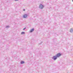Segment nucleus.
<instances>
[{"label":"nucleus","instance_id":"5","mask_svg":"<svg viewBox=\"0 0 73 73\" xmlns=\"http://www.w3.org/2000/svg\"><path fill=\"white\" fill-rule=\"evenodd\" d=\"M70 32L71 33H73V28H72L70 29Z\"/></svg>","mask_w":73,"mask_h":73},{"label":"nucleus","instance_id":"14","mask_svg":"<svg viewBox=\"0 0 73 73\" xmlns=\"http://www.w3.org/2000/svg\"><path fill=\"white\" fill-rule=\"evenodd\" d=\"M72 1H73V0H72Z\"/></svg>","mask_w":73,"mask_h":73},{"label":"nucleus","instance_id":"8","mask_svg":"<svg viewBox=\"0 0 73 73\" xmlns=\"http://www.w3.org/2000/svg\"><path fill=\"white\" fill-rule=\"evenodd\" d=\"M22 35H24V34H25V32H22L21 33Z\"/></svg>","mask_w":73,"mask_h":73},{"label":"nucleus","instance_id":"11","mask_svg":"<svg viewBox=\"0 0 73 73\" xmlns=\"http://www.w3.org/2000/svg\"><path fill=\"white\" fill-rule=\"evenodd\" d=\"M15 1H18V0H15Z\"/></svg>","mask_w":73,"mask_h":73},{"label":"nucleus","instance_id":"2","mask_svg":"<svg viewBox=\"0 0 73 73\" xmlns=\"http://www.w3.org/2000/svg\"><path fill=\"white\" fill-rule=\"evenodd\" d=\"M61 55H62V54H60V53H58L56 55V56L57 57H60V56H61Z\"/></svg>","mask_w":73,"mask_h":73},{"label":"nucleus","instance_id":"3","mask_svg":"<svg viewBox=\"0 0 73 73\" xmlns=\"http://www.w3.org/2000/svg\"><path fill=\"white\" fill-rule=\"evenodd\" d=\"M52 59L54 60H56L57 59V57L56 56H53V57L52 58Z\"/></svg>","mask_w":73,"mask_h":73},{"label":"nucleus","instance_id":"13","mask_svg":"<svg viewBox=\"0 0 73 73\" xmlns=\"http://www.w3.org/2000/svg\"><path fill=\"white\" fill-rule=\"evenodd\" d=\"M40 44H41V43H39Z\"/></svg>","mask_w":73,"mask_h":73},{"label":"nucleus","instance_id":"10","mask_svg":"<svg viewBox=\"0 0 73 73\" xmlns=\"http://www.w3.org/2000/svg\"><path fill=\"white\" fill-rule=\"evenodd\" d=\"M26 29V28H24L23 29V30H25V29Z\"/></svg>","mask_w":73,"mask_h":73},{"label":"nucleus","instance_id":"12","mask_svg":"<svg viewBox=\"0 0 73 73\" xmlns=\"http://www.w3.org/2000/svg\"><path fill=\"white\" fill-rule=\"evenodd\" d=\"M23 11H25V9H23Z\"/></svg>","mask_w":73,"mask_h":73},{"label":"nucleus","instance_id":"9","mask_svg":"<svg viewBox=\"0 0 73 73\" xmlns=\"http://www.w3.org/2000/svg\"><path fill=\"white\" fill-rule=\"evenodd\" d=\"M6 28H9V26H6Z\"/></svg>","mask_w":73,"mask_h":73},{"label":"nucleus","instance_id":"1","mask_svg":"<svg viewBox=\"0 0 73 73\" xmlns=\"http://www.w3.org/2000/svg\"><path fill=\"white\" fill-rule=\"evenodd\" d=\"M39 8L40 9H42L44 8V6L42 5L41 4L39 5Z\"/></svg>","mask_w":73,"mask_h":73},{"label":"nucleus","instance_id":"4","mask_svg":"<svg viewBox=\"0 0 73 73\" xmlns=\"http://www.w3.org/2000/svg\"><path fill=\"white\" fill-rule=\"evenodd\" d=\"M27 16H28V15H27V14H25L23 15V17L25 19H27Z\"/></svg>","mask_w":73,"mask_h":73},{"label":"nucleus","instance_id":"6","mask_svg":"<svg viewBox=\"0 0 73 73\" xmlns=\"http://www.w3.org/2000/svg\"><path fill=\"white\" fill-rule=\"evenodd\" d=\"M33 31H34V29H32L31 30L30 32L31 33Z\"/></svg>","mask_w":73,"mask_h":73},{"label":"nucleus","instance_id":"7","mask_svg":"<svg viewBox=\"0 0 73 73\" xmlns=\"http://www.w3.org/2000/svg\"><path fill=\"white\" fill-rule=\"evenodd\" d=\"M25 62H24V61H22L21 62V64H24Z\"/></svg>","mask_w":73,"mask_h":73}]
</instances>
